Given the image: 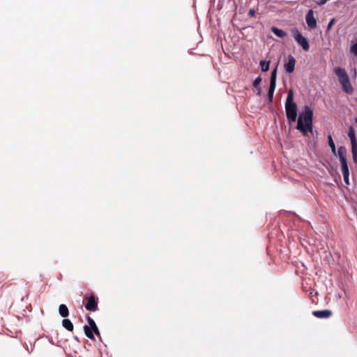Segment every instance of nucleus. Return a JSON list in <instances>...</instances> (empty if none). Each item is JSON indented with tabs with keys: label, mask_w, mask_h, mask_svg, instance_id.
<instances>
[{
	"label": "nucleus",
	"mask_w": 357,
	"mask_h": 357,
	"mask_svg": "<svg viewBox=\"0 0 357 357\" xmlns=\"http://www.w3.org/2000/svg\"><path fill=\"white\" fill-rule=\"evenodd\" d=\"M305 20L307 26L310 29H315L317 27V20L314 17V12L310 10L305 16Z\"/></svg>",
	"instance_id": "6e6552de"
},
{
	"label": "nucleus",
	"mask_w": 357,
	"mask_h": 357,
	"mask_svg": "<svg viewBox=\"0 0 357 357\" xmlns=\"http://www.w3.org/2000/svg\"><path fill=\"white\" fill-rule=\"evenodd\" d=\"M84 333L87 337H89L91 340L94 339V335H93L94 332H93V330L92 328L89 327V326L85 325L84 326Z\"/></svg>",
	"instance_id": "4468645a"
},
{
	"label": "nucleus",
	"mask_w": 357,
	"mask_h": 357,
	"mask_svg": "<svg viewBox=\"0 0 357 357\" xmlns=\"http://www.w3.org/2000/svg\"><path fill=\"white\" fill-rule=\"evenodd\" d=\"M261 82V77H257V78L254 80V82H253V86H254L255 88H258V87L259 86V84H260Z\"/></svg>",
	"instance_id": "4be33fe9"
},
{
	"label": "nucleus",
	"mask_w": 357,
	"mask_h": 357,
	"mask_svg": "<svg viewBox=\"0 0 357 357\" xmlns=\"http://www.w3.org/2000/svg\"><path fill=\"white\" fill-rule=\"evenodd\" d=\"M271 31L275 36H277L280 38L284 37L287 35L286 32H284V31H282L275 26H273L271 28Z\"/></svg>",
	"instance_id": "dca6fc26"
},
{
	"label": "nucleus",
	"mask_w": 357,
	"mask_h": 357,
	"mask_svg": "<svg viewBox=\"0 0 357 357\" xmlns=\"http://www.w3.org/2000/svg\"><path fill=\"white\" fill-rule=\"evenodd\" d=\"M86 319L89 324V326L93 328L94 333L99 335H100L99 330H98L95 321H93V319L92 318H91L90 317H87Z\"/></svg>",
	"instance_id": "ddd939ff"
},
{
	"label": "nucleus",
	"mask_w": 357,
	"mask_h": 357,
	"mask_svg": "<svg viewBox=\"0 0 357 357\" xmlns=\"http://www.w3.org/2000/svg\"><path fill=\"white\" fill-rule=\"evenodd\" d=\"M260 66H261V70L263 72H266L269 69V64H270V62L269 61H266L264 60H262L260 61Z\"/></svg>",
	"instance_id": "6ab92c4d"
},
{
	"label": "nucleus",
	"mask_w": 357,
	"mask_h": 357,
	"mask_svg": "<svg viewBox=\"0 0 357 357\" xmlns=\"http://www.w3.org/2000/svg\"><path fill=\"white\" fill-rule=\"evenodd\" d=\"M62 325L68 331H73V323L71 322L70 320H69L68 319H64L62 321Z\"/></svg>",
	"instance_id": "2eb2a0df"
},
{
	"label": "nucleus",
	"mask_w": 357,
	"mask_h": 357,
	"mask_svg": "<svg viewBox=\"0 0 357 357\" xmlns=\"http://www.w3.org/2000/svg\"><path fill=\"white\" fill-rule=\"evenodd\" d=\"M313 315L317 318H328L331 316L332 312L331 310H318L314 311L312 312Z\"/></svg>",
	"instance_id": "9d476101"
},
{
	"label": "nucleus",
	"mask_w": 357,
	"mask_h": 357,
	"mask_svg": "<svg viewBox=\"0 0 357 357\" xmlns=\"http://www.w3.org/2000/svg\"><path fill=\"white\" fill-rule=\"evenodd\" d=\"M295 40L302 47L305 51H308L310 45L307 39L296 29L293 30Z\"/></svg>",
	"instance_id": "423d86ee"
},
{
	"label": "nucleus",
	"mask_w": 357,
	"mask_h": 357,
	"mask_svg": "<svg viewBox=\"0 0 357 357\" xmlns=\"http://www.w3.org/2000/svg\"><path fill=\"white\" fill-rule=\"evenodd\" d=\"M351 52L357 56V43L351 46Z\"/></svg>",
	"instance_id": "b1692460"
},
{
	"label": "nucleus",
	"mask_w": 357,
	"mask_h": 357,
	"mask_svg": "<svg viewBox=\"0 0 357 357\" xmlns=\"http://www.w3.org/2000/svg\"><path fill=\"white\" fill-rule=\"evenodd\" d=\"M59 312L62 317H66L69 314V311L67 306L64 304H61L59 307Z\"/></svg>",
	"instance_id": "f8f14e48"
},
{
	"label": "nucleus",
	"mask_w": 357,
	"mask_h": 357,
	"mask_svg": "<svg viewBox=\"0 0 357 357\" xmlns=\"http://www.w3.org/2000/svg\"><path fill=\"white\" fill-rule=\"evenodd\" d=\"M296 65V59L291 55L289 56L288 62L285 63L284 68L287 73H291L294 72Z\"/></svg>",
	"instance_id": "1a4fd4ad"
},
{
	"label": "nucleus",
	"mask_w": 357,
	"mask_h": 357,
	"mask_svg": "<svg viewBox=\"0 0 357 357\" xmlns=\"http://www.w3.org/2000/svg\"><path fill=\"white\" fill-rule=\"evenodd\" d=\"M337 155H338V158H339L340 162L341 165V170L342 171L348 170L349 167H348L347 158H346L347 149L343 146L339 147V149L337 150Z\"/></svg>",
	"instance_id": "0eeeda50"
},
{
	"label": "nucleus",
	"mask_w": 357,
	"mask_h": 357,
	"mask_svg": "<svg viewBox=\"0 0 357 357\" xmlns=\"http://www.w3.org/2000/svg\"><path fill=\"white\" fill-rule=\"evenodd\" d=\"M342 173L343 174L344 181L345 183L347 185H349V170L348 169V170L342 171Z\"/></svg>",
	"instance_id": "412c9836"
},
{
	"label": "nucleus",
	"mask_w": 357,
	"mask_h": 357,
	"mask_svg": "<svg viewBox=\"0 0 357 357\" xmlns=\"http://www.w3.org/2000/svg\"><path fill=\"white\" fill-rule=\"evenodd\" d=\"M86 303L85 308L91 312H95L98 310V298L93 294H91L89 296L84 298Z\"/></svg>",
	"instance_id": "20e7f679"
},
{
	"label": "nucleus",
	"mask_w": 357,
	"mask_h": 357,
	"mask_svg": "<svg viewBox=\"0 0 357 357\" xmlns=\"http://www.w3.org/2000/svg\"><path fill=\"white\" fill-rule=\"evenodd\" d=\"M256 11L254 8H250L248 12V15L250 17H254L255 15Z\"/></svg>",
	"instance_id": "393cba45"
},
{
	"label": "nucleus",
	"mask_w": 357,
	"mask_h": 357,
	"mask_svg": "<svg viewBox=\"0 0 357 357\" xmlns=\"http://www.w3.org/2000/svg\"><path fill=\"white\" fill-rule=\"evenodd\" d=\"M328 145L331 149V151L333 152V153L335 154V152H336L335 145V143L333 140L331 135H330L328 136Z\"/></svg>",
	"instance_id": "f3484780"
},
{
	"label": "nucleus",
	"mask_w": 357,
	"mask_h": 357,
	"mask_svg": "<svg viewBox=\"0 0 357 357\" xmlns=\"http://www.w3.org/2000/svg\"><path fill=\"white\" fill-rule=\"evenodd\" d=\"M335 73L338 77V80L342 85L343 91L348 94H352L354 88L350 83L349 76L345 70L340 67H337L335 68Z\"/></svg>",
	"instance_id": "7ed1b4c3"
},
{
	"label": "nucleus",
	"mask_w": 357,
	"mask_h": 357,
	"mask_svg": "<svg viewBox=\"0 0 357 357\" xmlns=\"http://www.w3.org/2000/svg\"><path fill=\"white\" fill-rule=\"evenodd\" d=\"M351 153L354 162L357 163V146H351Z\"/></svg>",
	"instance_id": "aec40b11"
},
{
	"label": "nucleus",
	"mask_w": 357,
	"mask_h": 357,
	"mask_svg": "<svg viewBox=\"0 0 357 357\" xmlns=\"http://www.w3.org/2000/svg\"><path fill=\"white\" fill-rule=\"evenodd\" d=\"M277 66L272 70L270 80V86L268 92V98L269 102L273 101L274 91L276 87V79H277Z\"/></svg>",
	"instance_id": "39448f33"
},
{
	"label": "nucleus",
	"mask_w": 357,
	"mask_h": 357,
	"mask_svg": "<svg viewBox=\"0 0 357 357\" xmlns=\"http://www.w3.org/2000/svg\"><path fill=\"white\" fill-rule=\"evenodd\" d=\"M319 295V291H310V298L312 299V303H314L315 304H318V303L319 301V298H318Z\"/></svg>",
	"instance_id": "a211bd4d"
},
{
	"label": "nucleus",
	"mask_w": 357,
	"mask_h": 357,
	"mask_svg": "<svg viewBox=\"0 0 357 357\" xmlns=\"http://www.w3.org/2000/svg\"><path fill=\"white\" fill-rule=\"evenodd\" d=\"M256 89H257V94L258 96H259V95L261 94V87H260V86H259L258 88H256Z\"/></svg>",
	"instance_id": "a878e982"
},
{
	"label": "nucleus",
	"mask_w": 357,
	"mask_h": 357,
	"mask_svg": "<svg viewBox=\"0 0 357 357\" xmlns=\"http://www.w3.org/2000/svg\"><path fill=\"white\" fill-rule=\"evenodd\" d=\"M285 110L288 121L294 122L297 116V105L294 102V91L291 89L288 91L285 102Z\"/></svg>",
	"instance_id": "f03ea898"
},
{
	"label": "nucleus",
	"mask_w": 357,
	"mask_h": 357,
	"mask_svg": "<svg viewBox=\"0 0 357 357\" xmlns=\"http://www.w3.org/2000/svg\"><path fill=\"white\" fill-rule=\"evenodd\" d=\"M312 121L313 112L309 106L305 105L298 119L296 128L305 136L307 131L312 130Z\"/></svg>",
	"instance_id": "f257e3e1"
},
{
	"label": "nucleus",
	"mask_w": 357,
	"mask_h": 357,
	"mask_svg": "<svg viewBox=\"0 0 357 357\" xmlns=\"http://www.w3.org/2000/svg\"><path fill=\"white\" fill-rule=\"evenodd\" d=\"M348 137L351 140V146H357V140L355 135V130L353 126H350L348 131Z\"/></svg>",
	"instance_id": "9b49d317"
},
{
	"label": "nucleus",
	"mask_w": 357,
	"mask_h": 357,
	"mask_svg": "<svg viewBox=\"0 0 357 357\" xmlns=\"http://www.w3.org/2000/svg\"><path fill=\"white\" fill-rule=\"evenodd\" d=\"M335 22V18H333L330 20V22H328V24L327 26V31H328L331 29V27L334 24Z\"/></svg>",
	"instance_id": "5701e85b"
}]
</instances>
